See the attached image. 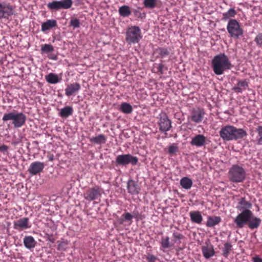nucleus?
<instances>
[{
	"instance_id": "1",
	"label": "nucleus",
	"mask_w": 262,
	"mask_h": 262,
	"mask_svg": "<svg viewBox=\"0 0 262 262\" xmlns=\"http://www.w3.org/2000/svg\"><path fill=\"white\" fill-rule=\"evenodd\" d=\"M219 135L224 142H227L242 139L247 136V133L243 128L227 125L221 128Z\"/></svg>"
},
{
	"instance_id": "2",
	"label": "nucleus",
	"mask_w": 262,
	"mask_h": 262,
	"mask_svg": "<svg viewBox=\"0 0 262 262\" xmlns=\"http://www.w3.org/2000/svg\"><path fill=\"white\" fill-rule=\"evenodd\" d=\"M237 229H242L247 227L251 230H257L261 225L262 220L256 216L253 212L236 220L233 221Z\"/></svg>"
},
{
	"instance_id": "3",
	"label": "nucleus",
	"mask_w": 262,
	"mask_h": 262,
	"mask_svg": "<svg viewBox=\"0 0 262 262\" xmlns=\"http://www.w3.org/2000/svg\"><path fill=\"white\" fill-rule=\"evenodd\" d=\"M211 64L213 71L217 75H222L225 71L233 67L229 59L224 53L215 56L212 60Z\"/></svg>"
},
{
	"instance_id": "4",
	"label": "nucleus",
	"mask_w": 262,
	"mask_h": 262,
	"mask_svg": "<svg viewBox=\"0 0 262 262\" xmlns=\"http://www.w3.org/2000/svg\"><path fill=\"white\" fill-rule=\"evenodd\" d=\"M26 116L22 112H18L14 110L4 114L2 120L7 123L9 121H12V124L15 128H18L23 126L26 123Z\"/></svg>"
},
{
	"instance_id": "5",
	"label": "nucleus",
	"mask_w": 262,
	"mask_h": 262,
	"mask_svg": "<svg viewBox=\"0 0 262 262\" xmlns=\"http://www.w3.org/2000/svg\"><path fill=\"white\" fill-rule=\"evenodd\" d=\"M246 170L241 166L237 164L233 165L228 171L229 180L233 183H241L246 178Z\"/></svg>"
},
{
	"instance_id": "6",
	"label": "nucleus",
	"mask_w": 262,
	"mask_h": 262,
	"mask_svg": "<svg viewBox=\"0 0 262 262\" xmlns=\"http://www.w3.org/2000/svg\"><path fill=\"white\" fill-rule=\"evenodd\" d=\"M252 204L250 201H247L245 197H241L237 200L236 208L240 211L234 219L236 221L252 212L251 209Z\"/></svg>"
},
{
	"instance_id": "7",
	"label": "nucleus",
	"mask_w": 262,
	"mask_h": 262,
	"mask_svg": "<svg viewBox=\"0 0 262 262\" xmlns=\"http://www.w3.org/2000/svg\"><path fill=\"white\" fill-rule=\"evenodd\" d=\"M125 36L126 41L129 45L137 43L142 38L141 29L136 26L129 27L126 30Z\"/></svg>"
},
{
	"instance_id": "8",
	"label": "nucleus",
	"mask_w": 262,
	"mask_h": 262,
	"mask_svg": "<svg viewBox=\"0 0 262 262\" xmlns=\"http://www.w3.org/2000/svg\"><path fill=\"white\" fill-rule=\"evenodd\" d=\"M227 30L231 37L238 39L243 35L244 30L239 22L236 19L228 21Z\"/></svg>"
},
{
	"instance_id": "9",
	"label": "nucleus",
	"mask_w": 262,
	"mask_h": 262,
	"mask_svg": "<svg viewBox=\"0 0 262 262\" xmlns=\"http://www.w3.org/2000/svg\"><path fill=\"white\" fill-rule=\"evenodd\" d=\"M139 159L137 157L127 154L117 156L115 163L117 166H126L129 164L133 166L136 165Z\"/></svg>"
},
{
	"instance_id": "10",
	"label": "nucleus",
	"mask_w": 262,
	"mask_h": 262,
	"mask_svg": "<svg viewBox=\"0 0 262 262\" xmlns=\"http://www.w3.org/2000/svg\"><path fill=\"white\" fill-rule=\"evenodd\" d=\"M103 192V189L99 186L89 188L84 194V198L91 202L94 200L99 199Z\"/></svg>"
},
{
	"instance_id": "11",
	"label": "nucleus",
	"mask_w": 262,
	"mask_h": 262,
	"mask_svg": "<svg viewBox=\"0 0 262 262\" xmlns=\"http://www.w3.org/2000/svg\"><path fill=\"white\" fill-rule=\"evenodd\" d=\"M15 7L6 3H0V19H10L15 14Z\"/></svg>"
},
{
	"instance_id": "12",
	"label": "nucleus",
	"mask_w": 262,
	"mask_h": 262,
	"mask_svg": "<svg viewBox=\"0 0 262 262\" xmlns=\"http://www.w3.org/2000/svg\"><path fill=\"white\" fill-rule=\"evenodd\" d=\"M72 4V0L53 1L47 4V7L52 10L68 9L71 7Z\"/></svg>"
},
{
	"instance_id": "13",
	"label": "nucleus",
	"mask_w": 262,
	"mask_h": 262,
	"mask_svg": "<svg viewBox=\"0 0 262 262\" xmlns=\"http://www.w3.org/2000/svg\"><path fill=\"white\" fill-rule=\"evenodd\" d=\"M159 130L162 132L169 131L171 128V121L168 118L166 113H162L159 115L158 121Z\"/></svg>"
},
{
	"instance_id": "14",
	"label": "nucleus",
	"mask_w": 262,
	"mask_h": 262,
	"mask_svg": "<svg viewBox=\"0 0 262 262\" xmlns=\"http://www.w3.org/2000/svg\"><path fill=\"white\" fill-rule=\"evenodd\" d=\"M45 167V164L39 161H35L31 163L28 168V171L31 176H34L41 172Z\"/></svg>"
},
{
	"instance_id": "15",
	"label": "nucleus",
	"mask_w": 262,
	"mask_h": 262,
	"mask_svg": "<svg viewBox=\"0 0 262 262\" xmlns=\"http://www.w3.org/2000/svg\"><path fill=\"white\" fill-rule=\"evenodd\" d=\"M206 137L202 134H198L192 138L190 144L192 146L200 147L206 144Z\"/></svg>"
},
{
	"instance_id": "16",
	"label": "nucleus",
	"mask_w": 262,
	"mask_h": 262,
	"mask_svg": "<svg viewBox=\"0 0 262 262\" xmlns=\"http://www.w3.org/2000/svg\"><path fill=\"white\" fill-rule=\"evenodd\" d=\"M205 112L203 109L197 108L194 109L191 113V121L195 123L201 122L204 118Z\"/></svg>"
},
{
	"instance_id": "17",
	"label": "nucleus",
	"mask_w": 262,
	"mask_h": 262,
	"mask_svg": "<svg viewBox=\"0 0 262 262\" xmlns=\"http://www.w3.org/2000/svg\"><path fill=\"white\" fill-rule=\"evenodd\" d=\"M249 86V82L246 79L239 80L237 84L232 88V90L236 93H242Z\"/></svg>"
},
{
	"instance_id": "18",
	"label": "nucleus",
	"mask_w": 262,
	"mask_h": 262,
	"mask_svg": "<svg viewBox=\"0 0 262 262\" xmlns=\"http://www.w3.org/2000/svg\"><path fill=\"white\" fill-rule=\"evenodd\" d=\"M14 229L17 230H22L30 228L29 226V219L28 217H23L18 220L14 222Z\"/></svg>"
},
{
	"instance_id": "19",
	"label": "nucleus",
	"mask_w": 262,
	"mask_h": 262,
	"mask_svg": "<svg viewBox=\"0 0 262 262\" xmlns=\"http://www.w3.org/2000/svg\"><path fill=\"white\" fill-rule=\"evenodd\" d=\"M80 88V84L77 82L69 84L65 89V94L67 96H72L74 93L78 92Z\"/></svg>"
},
{
	"instance_id": "20",
	"label": "nucleus",
	"mask_w": 262,
	"mask_h": 262,
	"mask_svg": "<svg viewBox=\"0 0 262 262\" xmlns=\"http://www.w3.org/2000/svg\"><path fill=\"white\" fill-rule=\"evenodd\" d=\"M23 243L25 248L29 250L33 249L37 245V242L31 235L25 236L23 239Z\"/></svg>"
},
{
	"instance_id": "21",
	"label": "nucleus",
	"mask_w": 262,
	"mask_h": 262,
	"mask_svg": "<svg viewBox=\"0 0 262 262\" xmlns=\"http://www.w3.org/2000/svg\"><path fill=\"white\" fill-rule=\"evenodd\" d=\"M127 189L128 193L132 194H137L139 193V188L137 183L133 180H129L127 183Z\"/></svg>"
},
{
	"instance_id": "22",
	"label": "nucleus",
	"mask_w": 262,
	"mask_h": 262,
	"mask_svg": "<svg viewBox=\"0 0 262 262\" xmlns=\"http://www.w3.org/2000/svg\"><path fill=\"white\" fill-rule=\"evenodd\" d=\"M203 256L206 259H209L214 254L213 246L212 245L203 246L202 248Z\"/></svg>"
},
{
	"instance_id": "23",
	"label": "nucleus",
	"mask_w": 262,
	"mask_h": 262,
	"mask_svg": "<svg viewBox=\"0 0 262 262\" xmlns=\"http://www.w3.org/2000/svg\"><path fill=\"white\" fill-rule=\"evenodd\" d=\"M190 220L192 223L200 224L203 221V217L199 211H192L189 212Z\"/></svg>"
},
{
	"instance_id": "24",
	"label": "nucleus",
	"mask_w": 262,
	"mask_h": 262,
	"mask_svg": "<svg viewBox=\"0 0 262 262\" xmlns=\"http://www.w3.org/2000/svg\"><path fill=\"white\" fill-rule=\"evenodd\" d=\"M57 26V21L55 19H49L41 24V30L45 32Z\"/></svg>"
},
{
	"instance_id": "25",
	"label": "nucleus",
	"mask_w": 262,
	"mask_h": 262,
	"mask_svg": "<svg viewBox=\"0 0 262 262\" xmlns=\"http://www.w3.org/2000/svg\"><path fill=\"white\" fill-rule=\"evenodd\" d=\"M221 222V218L218 216H209L207 217L206 226L212 227L218 225Z\"/></svg>"
},
{
	"instance_id": "26",
	"label": "nucleus",
	"mask_w": 262,
	"mask_h": 262,
	"mask_svg": "<svg viewBox=\"0 0 262 262\" xmlns=\"http://www.w3.org/2000/svg\"><path fill=\"white\" fill-rule=\"evenodd\" d=\"M154 54L157 55V58H162L168 56L170 52L167 48L159 47L155 49Z\"/></svg>"
},
{
	"instance_id": "27",
	"label": "nucleus",
	"mask_w": 262,
	"mask_h": 262,
	"mask_svg": "<svg viewBox=\"0 0 262 262\" xmlns=\"http://www.w3.org/2000/svg\"><path fill=\"white\" fill-rule=\"evenodd\" d=\"M73 113V108L72 106H66L62 108L58 113V115L63 118H67L72 115Z\"/></svg>"
},
{
	"instance_id": "28",
	"label": "nucleus",
	"mask_w": 262,
	"mask_h": 262,
	"mask_svg": "<svg viewBox=\"0 0 262 262\" xmlns=\"http://www.w3.org/2000/svg\"><path fill=\"white\" fill-rule=\"evenodd\" d=\"M106 137L103 134H99L98 136L90 138V141L92 143L96 144H102L105 143Z\"/></svg>"
},
{
	"instance_id": "29",
	"label": "nucleus",
	"mask_w": 262,
	"mask_h": 262,
	"mask_svg": "<svg viewBox=\"0 0 262 262\" xmlns=\"http://www.w3.org/2000/svg\"><path fill=\"white\" fill-rule=\"evenodd\" d=\"M192 184V181L186 177L182 178L180 180V185L182 187L187 190L191 188Z\"/></svg>"
},
{
	"instance_id": "30",
	"label": "nucleus",
	"mask_w": 262,
	"mask_h": 262,
	"mask_svg": "<svg viewBox=\"0 0 262 262\" xmlns=\"http://www.w3.org/2000/svg\"><path fill=\"white\" fill-rule=\"evenodd\" d=\"M118 12L119 15L123 17H126L131 14L129 7L127 5H123L119 8Z\"/></svg>"
},
{
	"instance_id": "31",
	"label": "nucleus",
	"mask_w": 262,
	"mask_h": 262,
	"mask_svg": "<svg viewBox=\"0 0 262 262\" xmlns=\"http://www.w3.org/2000/svg\"><path fill=\"white\" fill-rule=\"evenodd\" d=\"M119 111L125 114H131L133 111L132 106L127 102H123L121 103L119 108Z\"/></svg>"
},
{
	"instance_id": "32",
	"label": "nucleus",
	"mask_w": 262,
	"mask_h": 262,
	"mask_svg": "<svg viewBox=\"0 0 262 262\" xmlns=\"http://www.w3.org/2000/svg\"><path fill=\"white\" fill-rule=\"evenodd\" d=\"M46 79L48 82L51 84H56L60 82V79L57 75L51 73L46 76Z\"/></svg>"
},
{
	"instance_id": "33",
	"label": "nucleus",
	"mask_w": 262,
	"mask_h": 262,
	"mask_svg": "<svg viewBox=\"0 0 262 262\" xmlns=\"http://www.w3.org/2000/svg\"><path fill=\"white\" fill-rule=\"evenodd\" d=\"M236 14V12L234 8H230L227 12L223 14V19L224 20H229L231 19Z\"/></svg>"
},
{
	"instance_id": "34",
	"label": "nucleus",
	"mask_w": 262,
	"mask_h": 262,
	"mask_svg": "<svg viewBox=\"0 0 262 262\" xmlns=\"http://www.w3.org/2000/svg\"><path fill=\"white\" fill-rule=\"evenodd\" d=\"M232 246L230 243H226L224 245V247L222 250V255L226 258H227L229 255L230 252L232 250Z\"/></svg>"
},
{
	"instance_id": "35",
	"label": "nucleus",
	"mask_w": 262,
	"mask_h": 262,
	"mask_svg": "<svg viewBox=\"0 0 262 262\" xmlns=\"http://www.w3.org/2000/svg\"><path fill=\"white\" fill-rule=\"evenodd\" d=\"M54 50V47L50 44H43L41 46L40 51L42 54L51 53Z\"/></svg>"
},
{
	"instance_id": "36",
	"label": "nucleus",
	"mask_w": 262,
	"mask_h": 262,
	"mask_svg": "<svg viewBox=\"0 0 262 262\" xmlns=\"http://www.w3.org/2000/svg\"><path fill=\"white\" fill-rule=\"evenodd\" d=\"M158 2V0H144L143 3L146 8L152 9L156 7Z\"/></svg>"
},
{
	"instance_id": "37",
	"label": "nucleus",
	"mask_w": 262,
	"mask_h": 262,
	"mask_svg": "<svg viewBox=\"0 0 262 262\" xmlns=\"http://www.w3.org/2000/svg\"><path fill=\"white\" fill-rule=\"evenodd\" d=\"M255 132L257 134L256 144L258 145H262V125H259L255 128Z\"/></svg>"
},
{
	"instance_id": "38",
	"label": "nucleus",
	"mask_w": 262,
	"mask_h": 262,
	"mask_svg": "<svg viewBox=\"0 0 262 262\" xmlns=\"http://www.w3.org/2000/svg\"><path fill=\"white\" fill-rule=\"evenodd\" d=\"M142 10V8L139 7L136 9H134L133 12L134 13V15L138 17V18L143 19L145 18L146 15V14L145 12H142L141 10Z\"/></svg>"
},
{
	"instance_id": "39",
	"label": "nucleus",
	"mask_w": 262,
	"mask_h": 262,
	"mask_svg": "<svg viewBox=\"0 0 262 262\" xmlns=\"http://www.w3.org/2000/svg\"><path fill=\"white\" fill-rule=\"evenodd\" d=\"M171 246L170 241L169 237L168 236L162 237L161 241V246L163 249L169 248Z\"/></svg>"
},
{
	"instance_id": "40",
	"label": "nucleus",
	"mask_w": 262,
	"mask_h": 262,
	"mask_svg": "<svg viewBox=\"0 0 262 262\" xmlns=\"http://www.w3.org/2000/svg\"><path fill=\"white\" fill-rule=\"evenodd\" d=\"M122 216L124 217V219H120L119 220L120 224H122L124 221H131L133 218V215L129 212L123 214Z\"/></svg>"
},
{
	"instance_id": "41",
	"label": "nucleus",
	"mask_w": 262,
	"mask_h": 262,
	"mask_svg": "<svg viewBox=\"0 0 262 262\" xmlns=\"http://www.w3.org/2000/svg\"><path fill=\"white\" fill-rule=\"evenodd\" d=\"M172 236L173 237V242L175 243H180L181 240L183 238L184 236L180 233L177 232H173L172 234Z\"/></svg>"
},
{
	"instance_id": "42",
	"label": "nucleus",
	"mask_w": 262,
	"mask_h": 262,
	"mask_svg": "<svg viewBox=\"0 0 262 262\" xmlns=\"http://www.w3.org/2000/svg\"><path fill=\"white\" fill-rule=\"evenodd\" d=\"M80 23L79 19L77 18H72L70 22V26L73 29L78 28L80 27Z\"/></svg>"
},
{
	"instance_id": "43",
	"label": "nucleus",
	"mask_w": 262,
	"mask_h": 262,
	"mask_svg": "<svg viewBox=\"0 0 262 262\" xmlns=\"http://www.w3.org/2000/svg\"><path fill=\"white\" fill-rule=\"evenodd\" d=\"M254 41L258 47L262 48V32L259 33L256 36Z\"/></svg>"
},
{
	"instance_id": "44",
	"label": "nucleus",
	"mask_w": 262,
	"mask_h": 262,
	"mask_svg": "<svg viewBox=\"0 0 262 262\" xmlns=\"http://www.w3.org/2000/svg\"><path fill=\"white\" fill-rule=\"evenodd\" d=\"M68 245V242L66 241H63L60 242L58 245L57 250H65L67 246Z\"/></svg>"
},
{
	"instance_id": "45",
	"label": "nucleus",
	"mask_w": 262,
	"mask_h": 262,
	"mask_svg": "<svg viewBox=\"0 0 262 262\" xmlns=\"http://www.w3.org/2000/svg\"><path fill=\"white\" fill-rule=\"evenodd\" d=\"M178 150V147L172 144L169 146L168 148V152L170 154H173L177 152Z\"/></svg>"
},
{
	"instance_id": "46",
	"label": "nucleus",
	"mask_w": 262,
	"mask_h": 262,
	"mask_svg": "<svg viewBox=\"0 0 262 262\" xmlns=\"http://www.w3.org/2000/svg\"><path fill=\"white\" fill-rule=\"evenodd\" d=\"M146 260L148 262H156L157 257L152 254H148L146 256Z\"/></svg>"
},
{
	"instance_id": "47",
	"label": "nucleus",
	"mask_w": 262,
	"mask_h": 262,
	"mask_svg": "<svg viewBox=\"0 0 262 262\" xmlns=\"http://www.w3.org/2000/svg\"><path fill=\"white\" fill-rule=\"evenodd\" d=\"M8 149V147L6 145H2L0 146V151L5 152Z\"/></svg>"
},
{
	"instance_id": "48",
	"label": "nucleus",
	"mask_w": 262,
	"mask_h": 262,
	"mask_svg": "<svg viewBox=\"0 0 262 262\" xmlns=\"http://www.w3.org/2000/svg\"><path fill=\"white\" fill-rule=\"evenodd\" d=\"M253 262H262V258L260 257L259 256L256 255L253 257L252 258Z\"/></svg>"
},
{
	"instance_id": "49",
	"label": "nucleus",
	"mask_w": 262,
	"mask_h": 262,
	"mask_svg": "<svg viewBox=\"0 0 262 262\" xmlns=\"http://www.w3.org/2000/svg\"><path fill=\"white\" fill-rule=\"evenodd\" d=\"M47 235H48V240L53 243H54L55 239L54 238L53 235L52 234H47Z\"/></svg>"
},
{
	"instance_id": "50",
	"label": "nucleus",
	"mask_w": 262,
	"mask_h": 262,
	"mask_svg": "<svg viewBox=\"0 0 262 262\" xmlns=\"http://www.w3.org/2000/svg\"><path fill=\"white\" fill-rule=\"evenodd\" d=\"M164 67V66L162 63H160L158 64V72L160 73V74H162L163 73V69Z\"/></svg>"
},
{
	"instance_id": "51",
	"label": "nucleus",
	"mask_w": 262,
	"mask_h": 262,
	"mask_svg": "<svg viewBox=\"0 0 262 262\" xmlns=\"http://www.w3.org/2000/svg\"><path fill=\"white\" fill-rule=\"evenodd\" d=\"M133 216V217L136 218L137 219H140L139 216L140 215L139 212H134L133 214H132Z\"/></svg>"
},
{
	"instance_id": "52",
	"label": "nucleus",
	"mask_w": 262,
	"mask_h": 262,
	"mask_svg": "<svg viewBox=\"0 0 262 262\" xmlns=\"http://www.w3.org/2000/svg\"><path fill=\"white\" fill-rule=\"evenodd\" d=\"M48 57L50 59H52V60H56L57 59V55H50Z\"/></svg>"
},
{
	"instance_id": "53",
	"label": "nucleus",
	"mask_w": 262,
	"mask_h": 262,
	"mask_svg": "<svg viewBox=\"0 0 262 262\" xmlns=\"http://www.w3.org/2000/svg\"><path fill=\"white\" fill-rule=\"evenodd\" d=\"M54 160V156L52 155L49 157V160L52 161Z\"/></svg>"
}]
</instances>
